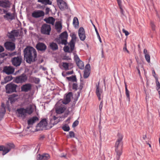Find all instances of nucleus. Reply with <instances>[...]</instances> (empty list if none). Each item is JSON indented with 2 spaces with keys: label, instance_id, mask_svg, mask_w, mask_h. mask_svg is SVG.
I'll return each instance as SVG.
<instances>
[{
  "label": "nucleus",
  "instance_id": "6",
  "mask_svg": "<svg viewBox=\"0 0 160 160\" xmlns=\"http://www.w3.org/2000/svg\"><path fill=\"white\" fill-rule=\"evenodd\" d=\"M51 30L50 25L46 24H44L42 25L41 28V31L42 33L43 34L49 35Z\"/></svg>",
  "mask_w": 160,
  "mask_h": 160
},
{
  "label": "nucleus",
  "instance_id": "8",
  "mask_svg": "<svg viewBox=\"0 0 160 160\" xmlns=\"http://www.w3.org/2000/svg\"><path fill=\"white\" fill-rule=\"evenodd\" d=\"M70 36L72 38V39L69 42V44L71 51H72L74 50L75 44L76 41L77 37L76 34L74 32L71 33Z\"/></svg>",
  "mask_w": 160,
  "mask_h": 160
},
{
  "label": "nucleus",
  "instance_id": "14",
  "mask_svg": "<svg viewBox=\"0 0 160 160\" xmlns=\"http://www.w3.org/2000/svg\"><path fill=\"white\" fill-rule=\"evenodd\" d=\"M78 36L81 40L84 41L86 38L84 30L83 28H80L78 30Z\"/></svg>",
  "mask_w": 160,
  "mask_h": 160
},
{
  "label": "nucleus",
  "instance_id": "27",
  "mask_svg": "<svg viewBox=\"0 0 160 160\" xmlns=\"http://www.w3.org/2000/svg\"><path fill=\"white\" fill-rule=\"evenodd\" d=\"M67 79L70 82L69 84L70 85L71 84L75 82H77V79L75 76H72L69 77H67Z\"/></svg>",
  "mask_w": 160,
  "mask_h": 160
},
{
  "label": "nucleus",
  "instance_id": "64",
  "mask_svg": "<svg viewBox=\"0 0 160 160\" xmlns=\"http://www.w3.org/2000/svg\"><path fill=\"white\" fill-rule=\"evenodd\" d=\"M1 56L2 57H4L5 56V53H2L0 54Z\"/></svg>",
  "mask_w": 160,
  "mask_h": 160
},
{
  "label": "nucleus",
  "instance_id": "31",
  "mask_svg": "<svg viewBox=\"0 0 160 160\" xmlns=\"http://www.w3.org/2000/svg\"><path fill=\"white\" fill-rule=\"evenodd\" d=\"M55 26L58 32H60L62 28V25L60 22H56Z\"/></svg>",
  "mask_w": 160,
  "mask_h": 160
},
{
  "label": "nucleus",
  "instance_id": "47",
  "mask_svg": "<svg viewBox=\"0 0 160 160\" xmlns=\"http://www.w3.org/2000/svg\"><path fill=\"white\" fill-rule=\"evenodd\" d=\"M151 26L153 30H155V26L153 22H151Z\"/></svg>",
  "mask_w": 160,
  "mask_h": 160
},
{
  "label": "nucleus",
  "instance_id": "1",
  "mask_svg": "<svg viewBox=\"0 0 160 160\" xmlns=\"http://www.w3.org/2000/svg\"><path fill=\"white\" fill-rule=\"evenodd\" d=\"M23 52L24 58L27 62L31 63L36 60L37 52L33 47H27L24 49Z\"/></svg>",
  "mask_w": 160,
  "mask_h": 160
},
{
  "label": "nucleus",
  "instance_id": "23",
  "mask_svg": "<svg viewBox=\"0 0 160 160\" xmlns=\"http://www.w3.org/2000/svg\"><path fill=\"white\" fill-rule=\"evenodd\" d=\"M19 32L16 30H12L9 34V38H14L15 37H17L19 35Z\"/></svg>",
  "mask_w": 160,
  "mask_h": 160
},
{
  "label": "nucleus",
  "instance_id": "37",
  "mask_svg": "<svg viewBox=\"0 0 160 160\" xmlns=\"http://www.w3.org/2000/svg\"><path fill=\"white\" fill-rule=\"evenodd\" d=\"M68 35L66 32H64L62 33L60 36V39H68Z\"/></svg>",
  "mask_w": 160,
  "mask_h": 160
},
{
  "label": "nucleus",
  "instance_id": "54",
  "mask_svg": "<svg viewBox=\"0 0 160 160\" xmlns=\"http://www.w3.org/2000/svg\"><path fill=\"white\" fill-rule=\"evenodd\" d=\"M4 50V48L0 45V53L3 52Z\"/></svg>",
  "mask_w": 160,
  "mask_h": 160
},
{
  "label": "nucleus",
  "instance_id": "48",
  "mask_svg": "<svg viewBox=\"0 0 160 160\" xmlns=\"http://www.w3.org/2000/svg\"><path fill=\"white\" fill-rule=\"evenodd\" d=\"M90 66L89 64H87L85 67L84 70H88L90 71Z\"/></svg>",
  "mask_w": 160,
  "mask_h": 160
},
{
  "label": "nucleus",
  "instance_id": "32",
  "mask_svg": "<svg viewBox=\"0 0 160 160\" xmlns=\"http://www.w3.org/2000/svg\"><path fill=\"white\" fill-rule=\"evenodd\" d=\"M58 39L57 40V42L59 44H62L66 45L67 44V39Z\"/></svg>",
  "mask_w": 160,
  "mask_h": 160
},
{
  "label": "nucleus",
  "instance_id": "15",
  "mask_svg": "<svg viewBox=\"0 0 160 160\" xmlns=\"http://www.w3.org/2000/svg\"><path fill=\"white\" fill-rule=\"evenodd\" d=\"M48 123L47 122L46 119H42L40 122L38 123L37 126V128H40L39 129L42 130L44 128H45L47 126Z\"/></svg>",
  "mask_w": 160,
  "mask_h": 160
},
{
  "label": "nucleus",
  "instance_id": "20",
  "mask_svg": "<svg viewBox=\"0 0 160 160\" xmlns=\"http://www.w3.org/2000/svg\"><path fill=\"white\" fill-rule=\"evenodd\" d=\"M14 68L10 66L5 67L3 70V72L8 75L14 72Z\"/></svg>",
  "mask_w": 160,
  "mask_h": 160
},
{
  "label": "nucleus",
  "instance_id": "16",
  "mask_svg": "<svg viewBox=\"0 0 160 160\" xmlns=\"http://www.w3.org/2000/svg\"><path fill=\"white\" fill-rule=\"evenodd\" d=\"M73 67V64L71 63L62 62L61 64L60 68L66 70H68Z\"/></svg>",
  "mask_w": 160,
  "mask_h": 160
},
{
  "label": "nucleus",
  "instance_id": "10",
  "mask_svg": "<svg viewBox=\"0 0 160 160\" xmlns=\"http://www.w3.org/2000/svg\"><path fill=\"white\" fill-rule=\"evenodd\" d=\"M22 58L21 56H17L13 58L12 60V64L14 66H19L22 62Z\"/></svg>",
  "mask_w": 160,
  "mask_h": 160
},
{
  "label": "nucleus",
  "instance_id": "11",
  "mask_svg": "<svg viewBox=\"0 0 160 160\" xmlns=\"http://www.w3.org/2000/svg\"><path fill=\"white\" fill-rule=\"evenodd\" d=\"M4 47L7 50L12 51L15 48V44L11 42H7L4 43Z\"/></svg>",
  "mask_w": 160,
  "mask_h": 160
},
{
  "label": "nucleus",
  "instance_id": "28",
  "mask_svg": "<svg viewBox=\"0 0 160 160\" xmlns=\"http://www.w3.org/2000/svg\"><path fill=\"white\" fill-rule=\"evenodd\" d=\"M38 120V118L37 117H33L32 118L29 119L28 121V125H32L35 122Z\"/></svg>",
  "mask_w": 160,
  "mask_h": 160
},
{
  "label": "nucleus",
  "instance_id": "24",
  "mask_svg": "<svg viewBox=\"0 0 160 160\" xmlns=\"http://www.w3.org/2000/svg\"><path fill=\"white\" fill-rule=\"evenodd\" d=\"M6 112V110L4 103H2L0 108V120L3 118Z\"/></svg>",
  "mask_w": 160,
  "mask_h": 160
},
{
  "label": "nucleus",
  "instance_id": "9",
  "mask_svg": "<svg viewBox=\"0 0 160 160\" xmlns=\"http://www.w3.org/2000/svg\"><path fill=\"white\" fill-rule=\"evenodd\" d=\"M71 85H72V89L76 91L78 89L79 90V91L78 92V96L79 97L81 93V90H82L83 86V84L82 82H81L79 87H78V84L77 82H74V83L71 84Z\"/></svg>",
  "mask_w": 160,
  "mask_h": 160
},
{
  "label": "nucleus",
  "instance_id": "12",
  "mask_svg": "<svg viewBox=\"0 0 160 160\" xmlns=\"http://www.w3.org/2000/svg\"><path fill=\"white\" fill-rule=\"evenodd\" d=\"M57 2L59 8L61 10H64L68 8L66 3L62 0H57Z\"/></svg>",
  "mask_w": 160,
  "mask_h": 160
},
{
  "label": "nucleus",
  "instance_id": "55",
  "mask_svg": "<svg viewBox=\"0 0 160 160\" xmlns=\"http://www.w3.org/2000/svg\"><path fill=\"white\" fill-rule=\"evenodd\" d=\"M118 4L119 7H122L121 5V0H117Z\"/></svg>",
  "mask_w": 160,
  "mask_h": 160
},
{
  "label": "nucleus",
  "instance_id": "44",
  "mask_svg": "<svg viewBox=\"0 0 160 160\" xmlns=\"http://www.w3.org/2000/svg\"><path fill=\"white\" fill-rule=\"evenodd\" d=\"M62 128L64 131L66 132L70 130V128L69 126L67 125H64L63 126Z\"/></svg>",
  "mask_w": 160,
  "mask_h": 160
},
{
  "label": "nucleus",
  "instance_id": "2",
  "mask_svg": "<svg viewBox=\"0 0 160 160\" xmlns=\"http://www.w3.org/2000/svg\"><path fill=\"white\" fill-rule=\"evenodd\" d=\"M33 109L31 106H30L25 108H21L17 109L16 113L18 117L22 119H25L27 114L30 115L33 112Z\"/></svg>",
  "mask_w": 160,
  "mask_h": 160
},
{
  "label": "nucleus",
  "instance_id": "13",
  "mask_svg": "<svg viewBox=\"0 0 160 160\" xmlns=\"http://www.w3.org/2000/svg\"><path fill=\"white\" fill-rule=\"evenodd\" d=\"M44 15V12L40 10L34 11L32 13V16L34 18H38L43 16Z\"/></svg>",
  "mask_w": 160,
  "mask_h": 160
},
{
  "label": "nucleus",
  "instance_id": "49",
  "mask_svg": "<svg viewBox=\"0 0 160 160\" xmlns=\"http://www.w3.org/2000/svg\"><path fill=\"white\" fill-rule=\"evenodd\" d=\"M102 107H103V102H102V101L100 103L99 105V109L100 111V112H101L102 109Z\"/></svg>",
  "mask_w": 160,
  "mask_h": 160
},
{
  "label": "nucleus",
  "instance_id": "53",
  "mask_svg": "<svg viewBox=\"0 0 160 160\" xmlns=\"http://www.w3.org/2000/svg\"><path fill=\"white\" fill-rule=\"evenodd\" d=\"M63 59L64 60H71V58H69V57L68 56H64V57H63Z\"/></svg>",
  "mask_w": 160,
  "mask_h": 160
},
{
  "label": "nucleus",
  "instance_id": "59",
  "mask_svg": "<svg viewBox=\"0 0 160 160\" xmlns=\"http://www.w3.org/2000/svg\"><path fill=\"white\" fill-rule=\"evenodd\" d=\"M125 46L123 48V50H126L127 52H128V53H129V51L127 50V48H126V44H125Z\"/></svg>",
  "mask_w": 160,
  "mask_h": 160
},
{
  "label": "nucleus",
  "instance_id": "3",
  "mask_svg": "<svg viewBox=\"0 0 160 160\" xmlns=\"http://www.w3.org/2000/svg\"><path fill=\"white\" fill-rule=\"evenodd\" d=\"M118 138L115 144V152L117 153V160H119L120 156L122 153V140L123 138L122 135L118 134Z\"/></svg>",
  "mask_w": 160,
  "mask_h": 160
},
{
  "label": "nucleus",
  "instance_id": "41",
  "mask_svg": "<svg viewBox=\"0 0 160 160\" xmlns=\"http://www.w3.org/2000/svg\"><path fill=\"white\" fill-rule=\"evenodd\" d=\"M146 61L148 63L150 62V56L149 54L144 55Z\"/></svg>",
  "mask_w": 160,
  "mask_h": 160
},
{
  "label": "nucleus",
  "instance_id": "29",
  "mask_svg": "<svg viewBox=\"0 0 160 160\" xmlns=\"http://www.w3.org/2000/svg\"><path fill=\"white\" fill-rule=\"evenodd\" d=\"M102 93V90L100 89L98 86H97V88L96 89V94L98 98V99L100 100L101 99V95Z\"/></svg>",
  "mask_w": 160,
  "mask_h": 160
},
{
  "label": "nucleus",
  "instance_id": "51",
  "mask_svg": "<svg viewBox=\"0 0 160 160\" xmlns=\"http://www.w3.org/2000/svg\"><path fill=\"white\" fill-rule=\"evenodd\" d=\"M95 31H96V33H97V34L98 36V37L99 39V41L100 42H102V41H101V38H100V37L99 36V34L98 32V31L95 28Z\"/></svg>",
  "mask_w": 160,
  "mask_h": 160
},
{
  "label": "nucleus",
  "instance_id": "39",
  "mask_svg": "<svg viewBox=\"0 0 160 160\" xmlns=\"http://www.w3.org/2000/svg\"><path fill=\"white\" fill-rule=\"evenodd\" d=\"M90 74V71L88 70H84L83 77L84 78H87Z\"/></svg>",
  "mask_w": 160,
  "mask_h": 160
},
{
  "label": "nucleus",
  "instance_id": "17",
  "mask_svg": "<svg viewBox=\"0 0 160 160\" xmlns=\"http://www.w3.org/2000/svg\"><path fill=\"white\" fill-rule=\"evenodd\" d=\"M32 85L30 83H27L22 85L21 87V91L25 92H28L31 90Z\"/></svg>",
  "mask_w": 160,
  "mask_h": 160
},
{
  "label": "nucleus",
  "instance_id": "45",
  "mask_svg": "<svg viewBox=\"0 0 160 160\" xmlns=\"http://www.w3.org/2000/svg\"><path fill=\"white\" fill-rule=\"evenodd\" d=\"M79 124V122L78 120H76L75 121L72 125V127L74 128L77 126Z\"/></svg>",
  "mask_w": 160,
  "mask_h": 160
},
{
  "label": "nucleus",
  "instance_id": "58",
  "mask_svg": "<svg viewBox=\"0 0 160 160\" xmlns=\"http://www.w3.org/2000/svg\"><path fill=\"white\" fill-rule=\"evenodd\" d=\"M157 86L158 87V88L157 89V90H158L159 88H160V84L159 82L157 83Z\"/></svg>",
  "mask_w": 160,
  "mask_h": 160
},
{
  "label": "nucleus",
  "instance_id": "26",
  "mask_svg": "<svg viewBox=\"0 0 160 160\" xmlns=\"http://www.w3.org/2000/svg\"><path fill=\"white\" fill-rule=\"evenodd\" d=\"M44 21L47 23L53 25L55 21V19L52 17H49L48 18H45Z\"/></svg>",
  "mask_w": 160,
  "mask_h": 160
},
{
  "label": "nucleus",
  "instance_id": "33",
  "mask_svg": "<svg viewBox=\"0 0 160 160\" xmlns=\"http://www.w3.org/2000/svg\"><path fill=\"white\" fill-rule=\"evenodd\" d=\"M64 111V108L61 107L56 108V112L57 114H60L63 113Z\"/></svg>",
  "mask_w": 160,
  "mask_h": 160
},
{
  "label": "nucleus",
  "instance_id": "40",
  "mask_svg": "<svg viewBox=\"0 0 160 160\" xmlns=\"http://www.w3.org/2000/svg\"><path fill=\"white\" fill-rule=\"evenodd\" d=\"M73 54L74 55V59L76 62L80 60L78 56L75 52H73Z\"/></svg>",
  "mask_w": 160,
  "mask_h": 160
},
{
  "label": "nucleus",
  "instance_id": "56",
  "mask_svg": "<svg viewBox=\"0 0 160 160\" xmlns=\"http://www.w3.org/2000/svg\"><path fill=\"white\" fill-rule=\"evenodd\" d=\"M143 53L144 54V55L149 54L147 50L146 49H144Z\"/></svg>",
  "mask_w": 160,
  "mask_h": 160
},
{
  "label": "nucleus",
  "instance_id": "38",
  "mask_svg": "<svg viewBox=\"0 0 160 160\" xmlns=\"http://www.w3.org/2000/svg\"><path fill=\"white\" fill-rule=\"evenodd\" d=\"M38 2H40L45 5H51L52 4V2L50 1V0H39Z\"/></svg>",
  "mask_w": 160,
  "mask_h": 160
},
{
  "label": "nucleus",
  "instance_id": "19",
  "mask_svg": "<svg viewBox=\"0 0 160 160\" xmlns=\"http://www.w3.org/2000/svg\"><path fill=\"white\" fill-rule=\"evenodd\" d=\"M50 158V156L47 153H44L42 155L38 154L37 156L38 160H48Z\"/></svg>",
  "mask_w": 160,
  "mask_h": 160
},
{
  "label": "nucleus",
  "instance_id": "21",
  "mask_svg": "<svg viewBox=\"0 0 160 160\" xmlns=\"http://www.w3.org/2000/svg\"><path fill=\"white\" fill-rule=\"evenodd\" d=\"M46 45L43 43H38L36 45V48L38 51H44L46 49Z\"/></svg>",
  "mask_w": 160,
  "mask_h": 160
},
{
  "label": "nucleus",
  "instance_id": "4",
  "mask_svg": "<svg viewBox=\"0 0 160 160\" xmlns=\"http://www.w3.org/2000/svg\"><path fill=\"white\" fill-rule=\"evenodd\" d=\"M14 145L12 143H9L6 146H0V151H2V155H4L8 153L11 149L14 147Z\"/></svg>",
  "mask_w": 160,
  "mask_h": 160
},
{
  "label": "nucleus",
  "instance_id": "7",
  "mask_svg": "<svg viewBox=\"0 0 160 160\" xmlns=\"http://www.w3.org/2000/svg\"><path fill=\"white\" fill-rule=\"evenodd\" d=\"M27 79L26 75L23 73L21 75L16 77L15 79V82L17 83H22L25 82Z\"/></svg>",
  "mask_w": 160,
  "mask_h": 160
},
{
  "label": "nucleus",
  "instance_id": "34",
  "mask_svg": "<svg viewBox=\"0 0 160 160\" xmlns=\"http://www.w3.org/2000/svg\"><path fill=\"white\" fill-rule=\"evenodd\" d=\"M76 63L80 69H83L84 64L83 62L81 60L76 62Z\"/></svg>",
  "mask_w": 160,
  "mask_h": 160
},
{
  "label": "nucleus",
  "instance_id": "35",
  "mask_svg": "<svg viewBox=\"0 0 160 160\" xmlns=\"http://www.w3.org/2000/svg\"><path fill=\"white\" fill-rule=\"evenodd\" d=\"M50 46L51 49L53 50H55L58 49V46L57 44L54 42L50 43Z\"/></svg>",
  "mask_w": 160,
  "mask_h": 160
},
{
  "label": "nucleus",
  "instance_id": "52",
  "mask_svg": "<svg viewBox=\"0 0 160 160\" xmlns=\"http://www.w3.org/2000/svg\"><path fill=\"white\" fill-rule=\"evenodd\" d=\"M69 48L68 46H65L64 48V50L65 52H69Z\"/></svg>",
  "mask_w": 160,
  "mask_h": 160
},
{
  "label": "nucleus",
  "instance_id": "62",
  "mask_svg": "<svg viewBox=\"0 0 160 160\" xmlns=\"http://www.w3.org/2000/svg\"><path fill=\"white\" fill-rule=\"evenodd\" d=\"M152 75L153 76L155 77V75L156 74V73H155V72L154 71V70H153L152 71Z\"/></svg>",
  "mask_w": 160,
  "mask_h": 160
},
{
  "label": "nucleus",
  "instance_id": "22",
  "mask_svg": "<svg viewBox=\"0 0 160 160\" xmlns=\"http://www.w3.org/2000/svg\"><path fill=\"white\" fill-rule=\"evenodd\" d=\"M0 6L4 8H9L10 6V3L8 0L0 1Z\"/></svg>",
  "mask_w": 160,
  "mask_h": 160
},
{
  "label": "nucleus",
  "instance_id": "43",
  "mask_svg": "<svg viewBox=\"0 0 160 160\" xmlns=\"http://www.w3.org/2000/svg\"><path fill=\"white\" fill-rule=\"evenodd\" d=\"M32 80L33 82L36 84H38L40 82V79L38 78H33Z\"/></svg>",
  "mask_w": 160,
  "mask_h": 160
},
{
  "label": "nucleus",
  "instance_id": "36",
  "mask_svg": "<svg viewBox=\"0 0 160 160\" xmlns=\"http://www.w3.org/2000/svg\"><path fill=\"white\" fill-rule=\"evenodd\" d=\"M73 24L75 28L78 26L79 22L78 18L77 17H74L73 21Z\"/></svg>",
  "mask_w": 160,
  "mask_h": 160
},
{
  "label": "nucleus",
  "instance_id": "25",
  "mask_svg": "<svg viewBox=\"0 0 160 160\" xmlns=\"http://www.w3.org/2000/svg\"><path fill=\"white\" fill-rule=\"evenodd\" d=\"M59 122V120L58 117L54 116L52 118H50V123L53 125L57 124Z\"/></svg>",
  "mask_w": 160,
  "mask_h": 160
},
{
  "label": "nucleus",
  "instance_id": "18",
  "mask_svg": "<svg viewBox=\"0 0 160 160\" xmlns=\"http://www.w3.org/2000/svg\"><path fill=\"white\" fill-rule=\"evenodd\" d=\"M72 96V92H69L67 94L62 101L63 103L67 104L69 103L71 101V97Z\"/></svg>",
  "mask_w": 160,
  "mask_h": 160
},
{
  "label": "nucleus",
  "instance_id": "46",
  "mask_svg": "<svg viewBox=\"0 0 160 160\" xmlns=\"http://www.w3.org/2000/svg\"><path fill=\"white\" fill-rule=\"evenodd\" d=\"M69 136L71 138H74L75 137L74 132L72 131L70 132H69Z\"/></svg>",
  "mask_w": 160,
  "mask_h": 160
},
{
  "label": "nucleus",
  "instance_id": "61",
  "mask_svg": "<svg viewBox=\"0 0 160 160\" xmlns=\"http://www.w3.org/2000/svg\"><path fill=\"white\" fill-rule=\"evenodd\" d=\"M73 71H68L67 72V73L68 74H72L73 73Z\"/></svg>",
  "mask_w": 160,
  "mask_h": 160
},
{
  "label": "nucleus",
  "instance_id": "42",
  "mask_svg": "<svg viewBox=\"0 0 160 160\" xmlns=\"http://www.w3.org/2000/svg\"><path fill=\"white\" fill-rule=\"evenodd\" d=\"M125 94L127 96L128 100L129 101L130 100L129 92L128 89H125Z\"/></svg>",
  "mask_w": 160,
  "mask_h": 160
},
{
  "label": "nucleus",
  "instance_id": "50",
  "mask_svg": "<svg viewBox=\"0 0 160 160\" xmlns=\"http://www.w3.org/2000/svg\"><path fill=\"white\" fill-rule=\"evenodd\" d=\"M122 31L123 33H125L126 36H127L129 34V33L128 32V31L124 29H122Z\"/></svg>",
  "mask_w": 160,
  "mask_h": 160
},
{
  "label": "nucleus",
  "instance_id": "5",
  "mask_svg": "<svg viewBox=\"0 0 160 160\" xmlns=\"http://www.w3.org/2000/svg\"><path fill=\"white\" fill-rule=\"evenodd\" d=\"M17 87V85L12 83L7 84L5 87L6 93H10L16 92V89Z\"/></svg>",
  "mask_w": 160,
  "mask_h": 160
},
{
  "label": "nucleus",
  "instance_id": "57",
  "mask_svg": "<svg viewBox=\"0 0 160 160\" xmlns=\"http://www.w3.org/2000/svg\"><path fill=\"white\" fill-rule=\"evenodd\" d=\"M119 8L120 9V12H121V13L122 14H124L123 11L122 9V7H119Z\"/></svg>",
  "mask_w": 160,
  "mask_h": 160
},
{
  "label": "nucleus",
  "instance_id": "63",
  "mask_svg": "<svg viewBox=\"0 0 160 160\" xmlns=\"http://www.w3.org/2000/svg\"><path fill=\"white\" fill-rule=\"evenodd\" d=\"M70 119L71 118L70 117L68 118L67 119L66 121V122L69 123V122Z\"/></svg>",
  "mask_w": 160,
  "mask_h": 160
},
{
  "label": "nucleus",
  "instance_id": "30",
  "mask_svg": "<svg viewBox=\"0 0 160 160\" xmlns=\"http://www.w3.org/2000/svg\"><path fill=\"white\" fill-rule=\"evenodd\" d=\"M3 17L4 18L8 20H12L14 18V16L10 13H6V15H4Z\"/></svg>",
  "mask_w": 160,
  "mask_h": 160
},
{
  "label": "nucleus",
  "instance_id": "60",
  "mask_svg": "<svg viewBox=\"0 0 160 160\" xmlns=\"http://www.w3.org/2000/svg\"><path fill=\"white\" fill-rule=\"evenodd\" d=\"M49 8H47L45 9V11H46V14L48 13L49 12Z\"/></svg>",
  "mask_w": 160,
  "mask_h": 160
}]
</instances>
